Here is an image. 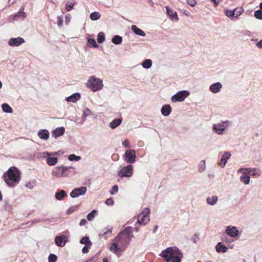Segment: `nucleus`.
<instances>
[{
	"label": "nucleus",
	"mask_w": 262,
	"mask_h": 262,
	"mask_svg": "<svg viewBox=\"0 0 262 262\" xmlns=\"http://www.w3.org/2000/svg\"><path fill=\"white\" fill-rule=\"evenodd\" d=\"M132 238V236L122 235L119 238L116 239L115 237L112 242V246L110 247V250L118 257L120 256L121 253L126 249L128 245H129Z\"/></svg>",
	"instance_id": "nucleus-1"
},
{
	"label": "nucleus",
	"mask_w": 262,
	"mask_h": 262,
	"mask_svg": "<svg viewBox=\"0 0 262 262\" xmlns=\"http://www.w3.org/2000/svg\"><path fill=\"white\" fill-rule=\"evenodd\" d=\"M20 177L19 170L15 166L10 167L3 174L5 183L10 188L14 187L19 183Z\"/></svg>",
	"instance_id": "nucleus-2"
},
{
	"label": "nucleus",
	"mask_w": 262,
	"mask_h": 262,
	"mask_svg": "<svg viewBox=\"0 0 262 262\" xmlns=\"http://www.w3.org/2000/svg\"><path fill=\"white\" fill-rule=\"evenodd\" d=\"M183 254L176 246L165 249V262H182Z\"/></svg>",
	"instance_id": "nucleus-3"
},
{
	"label": "nucleus",
	"mask_w": 262,
	"mask_h": 262,
	"mask_svg": "<svg viewBox=\"0 0 262 262\" xmlns=\"http://www.w3.org/2000/svg\"><path fill=\"white\" fill-rule=\"evenodd\" d=\"M88 86L93 92L99 91L103 87L102 80L94 76H91L88 81Z\"/></svg>",
	"instance_id": "nucleus-4"
},
{
	"label": "nucleus",
	"mask_w": 262,
	"mask_h": 262,
	"mask_svg": "<svg viewBox=\"0 0 262 262\" xmlns=\"http://www.w3.org/2000/svg\"><path fill=\"white\" fill-rule=\"evenodd\" d=\"M150 209L148 208H144L141 213L138 216L137 221L136 222L140 225H145L149 221Z\"/></svg>",
	"instance_id": "nucleus-5"
},
{
	"label": "nucleus",
	"mask_w": 262,
	"mask_h": 262,
	"mask_svg": "<svg viewBox=\"0 0 262 262\" xmlns=\"http://www.w3.org/2000/svg\"><path fill=\"white\" fill-rule=\"evenodd\" d=\"M190 92L188 90H182L178 91L171 98V100L173 102H181L189 96Z\"/></svg>",
	"instance_id": "nucleus-6"
},
{
	"label": "nucleus",
	"mask_w": 262,
	"mask_h": 262,
	"mask_svg": "<svg viewBox=\"0 0 262 262\" xmlns=\"http://www.w3.org/2000/svg\"><path fill=\"white\" fill-rule=\"evenodd\" d=\"M133 174V167L132 164L123 167L118 172V176L120 178H130Z\"/></svg>",
	"instance_id": "nucleus-7"
},
{
	"label": "nucleus",
	"mask_w": 262,
	"mask_h": 262,
	"mask_svg": "<svg viewBox=\"0 0 262 262\" xmlns=\"http://www.w3.org/2000/svg\"><path fill=\"white\" fill-rule=\"evenodd\" d=\"M43 157H47L46 162L49 166H54L58 162L57 152H44Z\"/></svg>",
	"instance_id": "nucleus-8"
},
{
	"label": "nucleus",
	"mask_w": 262,
	"mask_h": 262,
	"mask_svg": "<svg viewBox=\"0 0 262 262\" xmlns=\"http://www.w3.org/2000/svg\"><path fill=\"white\" fill-rule=\"evenodd\" d=\"M229 123V121L227 120L222 122L221 123L213 124L212 127L213 132L219 135L223 134L224 132L227 128Z\"/></svg>",
	"instance_id": "nucleus-9"
},
{
	"label": "nucleus",
	"mask_w": 262,
	"mask_h": 262,
	"mask_svg": "<svg viewBox=\"0 0 262 262\" xmlns=\"http://www.w3.org/2000/svg\"><path fill=\"white\" fill-rule=\"evenodd\" d=\"M123 158L127 163H134L137 158L135 150L132 149L126 150L124 154Z\"/></svg>",
	"instance_id": "nucleus-10"
},
{
	"label": "nucleus",
	"mask_w": 262,
	"mask_h": 262,
	"mask_svg": "<svg viewBox=\"0 0 262 262\" xmlns=\"http://www.w3.org/2000/svg\"><path fill=\"white\" fill-rule=\"evenodd\" d=\"M87 190L85 186L75 188L70 193V196L72 198H76L81 195H84Z\"/></svg>",
	"instance_id": "nucleus-11"
},
{
	"label": "nucleus",
	"mask_w": 262,
	"mask_h": 262,
	"mask_svg": "<svg viewBox=\"0 0 262 262\" xmlns=\"http://www.w3.org/2000/svg\"><path fill=\"white\" fill-rule=\"evenodd\" d=\"M226 231L228 236L233 238L239 237L241 234V232L235 226H227Z\"/></svg>",
	"instance_id": "nucleus-12"
},
{
	"label": "nucleus",
	"mask_w": 262,
	"mask_h": 262,
	"mask_svg": "<svg viewBox=\"0 0 262 262\" xmlns=\"http://www.w3.org/2000/svg\"><path fill=\"white\" fill-rule=\"evenodd\" d=\"M54 242L57 246L63 247L68 242V237L64 235H60L55 237Z\"/></svg>",
	"instance_id": "nucleus-13"
},
{
	"label": "nucleus",
	"mask_w": 262,
	"mask_h": 262,
	"mask_svg": "<svg viewBox=\"0 0 262 262\" xmlns=\"http://www.w3.org/2000/svg\"><path fill=\"white\" fill-rule=\"evenodd\" d=\"M67 168L64 166H57L54 167L52 170V174L57 177H64L65 175V170Z\"/></svg>",
	"instance_id": "nucleus-14"
},
{
	"label": "nucleus",
	"mask_w": 262,
	"mask_h": 262,
	"mask_svg": "<svg viewBox=\"0 0 262 262\" xmlns=\"http://www.w3.org/2000/svg\"><path fill=\"white\" fill-rule=\"evenodd\" d=\"M25 42L24 39L21 37L11 38L8 41V45L11 47H18Z\"/></svg>",
	"instance_id": "nucleus-15"
},
{
	"label": "nucleus",
	"mask_w": 262,
	"mask_h": 262,
	"mask_svg": "<svg viewBox=\"0 0 262 262\" xmlns=\"http://www.w3.org/2000/svg\"><path fill=\"white\" fill-rule=\"evenodd\" d=\"M231 154L229 151H225L222 156L220 161L218 163V165L222 168H224L227 163L228 160L231 157Z\"/></svg>",
	"instance_id": "nucleus-16"
},
{
	"label": "nucleus",
	"mask_w": 262,
	"mask_h": 262,
	"mask_svg": "<svg viewBox=\"0 0 262 262\" xmlns=\"http://www.w3.org/2000/svg\"><path fill=\"white\" fill-rule=\"evenodd\" d=\"M133 232V228L130 226L125 227L122 231H121L116 236V239L119 238L121 236L123 235L125 236H132V238L134 237L132 234Z\"/></svg>",
	"instance_id": "nucleus-17"
},
{
	"label": "nucleus",
	"mask_w": 262,
	"mask_h": 262,
	"mask_svg": "<svg viewBox=\"0 0 262 262\" xmlns=\"http://www.w3.org/2000/svg\"><path fill=\"white\" fill-rule=\"evenodd\" d=\"M223 85L220 82H216L212 83L209 86V90L213 93H217L220 92Z\"/></svg>",
	"instance_id": "nucleus-18"
},
{
	"label": "nucleus",
	"mask_w": 262,
	"mask_h": 262,
	"mask_svg": "<svg viewBox=\"0 0 262 262\" xmlns=\"http://www.w3.org/2000/svg\"><path fill=\"white\" fill-rule=\"evenodd\" d=\"M215 249L217 253H226L229 249V247H227L223 242H220L215 246Z\"/></svg>",
	"instance_id": "nucleus-19"
},
{
	"label": "nucleus",
	"mask_w": 262,
	"mask_h": 262,
	"mask_svg": "<svg viewBox=\"0 0 262 262\" xmlns=\"http://www.w3.org/2000/svg\"><path fill=\"white\" fill-rule=\"evenodd\" d=\"M65 132V128L64 127H59L56 128L55 129L52 131V135L55 138L57 139L58 137L62 136Z\"/></svg>",
	"instance_id": "nucleus-20"
},
{
	"label": "nucleus",
	"mask_w": 262,
	"mask_h": 262,
	"mask_svg": "<svg viewBox=\"0 0 262 262\" xmlns=\"http://www.w3.org/2000/svg\"><path fill=\"white\" fill-rule=\"evenodd\" d=\"M37 135L41 139L47 140L49 138L50 133L46 129H41L38 130Z\"/></svg>",
	"instance_id": "nucleus-21"
},
{
	"label": "nucleus",
	"mask_w": 262,
	"mask_h": 262,
	"mask_svg": "<svg viewBox=\"0 0 262 262\" xmlns=\"http://www.w3.org/2000/svg\"><path fill=\"white\" fill-rule=\"evenodd\" d=\"M81 98V95L79 93H75L72 94L71 96L66 97V100L67 102H72L73 103L76 102L79 100Z\"/></svg>",
	"instance_id": "nucleus-22"
},
{
	"label": "nucleus",
	"mask_w": 262,
	"mask_h": 262,
	"mask_svg": "<svg viewBox=\"0 0 262 262\" xmlns=\"http://www.w3.org/2000/svg\"><path fill=\"white\" fill-rule=\"evenodd\" d=\"M67 192L63 189L60 190L55 193V197L58 201H61L64 197L67 196Z\"/></svg>",
	"instance_id": "nucleus-23"
},
{
	"label": "nucleus",
	"mask_w": 262,
	"mask_h": 262,
	"mask_svg": "<svg viewBox=\"0 0 262 262\" xmlns=\"http://www.w3.org/2000/svg\"><path fill=\"white\" fill-rule=\"evenodd\" d=\"M132 31L136 34L141 36H145V33L141 29L138 28L136 25H133L131 26Z\"/></svg>",
	"instance_id": "nucleus-24"
},
{
	"label": "nucleus",
	"mask_w": 262,
	"mask_h": 262,
	"mask_svg": "<svg viewBox=\"0 0 262 262\" xmlns=\"http://www.w3.org/2000/svg\"><path fill=\"white\" fill-rule=\"evenodd\" d=\"M240 181L245 185L249 184L250 181L249 174L244 172L240 177Z\"/></svg>",
	"instance_id": "nucleus-25"
},
{
	"label": "nucleus",
	"mask_w": 262,
	"mask_h": 262,
	"mask_svg": "<svg viewBox=\"0 0 262 262\" xmlns=\"http://www.w3.org/2000/svg\"><path fill=\"white\" fill-rule=\"evenodd\" d=\"M122 121V118L115 119L110 123V127L112 129H115L121 124Z\"/></svg>",
	"instance_id": "nucleus-26"
},
{
	"label": "nucleus",
	"mask_w": 262,
	"mask_h": 262,
	"mask_svg": "<svg viewBox=\"0 0 262 262\" xmlns=\"http://www.w3.org/2000/svg\"><path fill=\"white\" fill-rule=\"evenodd\" d=\"M64 168H67V169L65 170L64 177H70L75 173V169L74 167L71 166H64Z\"/></svg>",
	"instance_id": "nucleus-27"
},
{
	"label": "nucleus",
	"mask_w": 262,
	"mask_h": 262,
	"mask_svg": "<svg viewBox=\"0 0 262 262\" xmlns=\"http://www.w3.org/2000/svg\"><path fill=\"white\" fill-rule=\"evenodd\" d=\"M112 41L115 45H120L122 42V37L120 35H115L112 37Z\"/></svg>",
	"instance_id": "nucleus-28"
},
{
	"label": "nucleus",
	"mask_w": 262,
	"mask_h": 262,
	"mask_svg": "<svg viewBox=\"0 0 262 262\" xmlns=\"http://www.w3.org/2000/svg\"><path fill=\"white\" fill-rule=\"evenodd\" d=\"M218 198L216 195H213L212 197H208L206 199V202L208 204L210 205H215L217 201Z\"/></svg>",
	"instance_id": "nucleus-29"
},
{
	"label": "nucleus",
	"mask_w": 262,
	"mask_h": 262,
	"mask_svg": "<svg viewBox=\"0 0 262 262\" xmlns=\"http://www.w3.org/2000/svg\"><path fill=\"white\" fill-rule=\"evenodd\" d=\"M2 108L3 112L5 113H12L13 112L12 107L6 103H4L2 105Z\"/></svg>",
	"instance_id": "nucleus-30"
},
{
	"label": "nucleus",
	"mask_w": 262,
	"mask_h": 262,
	"mask_svg": "<svg viewBox=\"0 0 262 262\" xmlns=\"http://www.w3.org/2000/svg\"><path fill=\"white\" fill-rule=\"evenodd\" d=\"M88 43L89 46L90 47H94L95 48H97L99 47V45L96 42L95 39L93 38H89L88 39Z\"/></svg>",
	"instance_id": "nucleus-31"
},
{
	"label": "nucleus",
	"mask_w": 262,
	"mask_h": 262,
	"mask_svg": "<svg viewBox=\"0 0 262 262\" xmlns=\"http://www.w3.org/2000/svg\"><path fill=\"white\" fill-rule=\"evenodd\" d=\"M142 65L144 69H148L152 66V60L149 59H145L143 61Z\"/></svg>",
	"instance_id": "nucleus-32"
},
{
	"label": "nucleus",
	"mask_w": 262,
	"mask_h": 262,
	"mask_svg": "<svg viewBox=\"0 0 262 262\" xmlns=\"http://www.w3.org/2000/svg\"><path fill=\"white\" fill-rule=\"evenodd\" d=\"M105 39V34L102 32H100L97 35V41L99 43H103Z\"/></svg>",
	"instance_id": "nucleus-33"
},
{
	"label": "nucleus",
	"mask_w": 262,
	"mask_h": 262,
	"mask_svg": "<svg viewBox=\"0 0 262 262\" xmlns=\"http://www.w3.org/2000/svg\"><path fill=\"white\" fill-rule=\"evenodd\" d=\"M98 211L95 210V209H94V210H92L91 211V212H90L88 215H87V219L88 221H92L94 218L95 217V216H96V215L97 214Z\"/></svg>",
	"instance_id": "nucleus-34"
},
{
	"label": "nucleus",
	"mask_w": 262,
	"mask_h": 262,
	"mask_svg": "<svg viewBox=\"0 0 262 262\" xmlns=\"http://www.w3.org/2000/svg\"><path fill=\"white\" fill-rule=\"evenodd\" d=\"M260 173V169L258 168H250L249 174L252 176H259Z\"/></svg>",
	"instance_id": "nucleus-35"
},
{
	"label": "nucleus",
	"mask_w": 262,
	"mask_h": 262,
	"mask_svg": "<svg viewBox=\"0 0 262 262\" xmlns=\"http://www.w3.org/2000/svg\"><path fill=\"white\" fill-rule=\"evenodd\" d=\"M221 240L227 244H230L231 243L234 242L235 239L229 237L227 235H223Z\"/></svg>",
	"instance_id": "nucleus-36"
},
{
	"label": "nucleus",
	"mask_w": 262,
	"mask_h": 262,
	"mask_svg": "<svg viewBox=\"0 0 262 262\" xmlns=\"http://www.w3.org/2000/svg\"><path fill=\"white\" fill-rule=\"evenodd\" d=\"M90 244H92V242L90 240L89 237L88 236H85L82 237L80 240V243L81 244H84L85 245H87Z\"/></svg>",
	"instance_id": "nucleus-37"
},
{
	"label": "nucleus",
	"mask_w": 262,
	"mask_h": 262,
	"mask_svg": "<svg viewBox=\"0 0 262 262\" xmlns=\"http://www.w3.org/2000/svg\"><path fill=\"white\" fill-rule=\"evenodd\" d=\"M233 11L234 16H239L243 13L244 10L242 7H238L234 9Z\"/></svg>",
	"instance_id": "nucleus-38"
},
{
	"label": "nucleus",
	"mask_w": 262,
	"mask_h": 262,
	"mask_svg": "<svg viewBox=\"0 0 262 262\" xmlns=\"http://www.w3.org/2000/svg\"><path fill=\"white\" fill-rule=\"evenodd\" d=\"M68 159L71 161H78L81 159V157L74 154H71L68 156Z\"/></svg>",
	"instance_id": "nucleus-39"
},
{
	"label": "nucleus",
	"mask_w": 262,
	"mask_h": 262,
	"mask_svg": "<svg viewBox=\"0 0 262 262\" xmlns=\"http://www.w3.org/2000/svg\"><path fill=\"white\" fill-rule=\"evenodd\" d=\"M167 14L169 16H177V14L176 11L170 9L168 7H166Z\"/></svg>",
	"instance_id": "nucleus-40"
},
{
	"label": "nucleus",
	"mask_w": 262,
	"mask_h": 262,
	"mask_svg": "<svg viewBox=\"0 0 262 262\" xmlns=\"http://www.w3.org/2000/svg\"><path fill=\"white\" fill-rule=\"evenodd\" d=\"M171 112V107L168 104H165V117L168 116Z\"/></svg>",
	"instance_id": "nucleus-41"
},
{
	"label": "nucleus",
	"mask_w": 262,
	"mask_h": 262,
	"mask_svg": "<svg viewBox=\"0 0 262 262\" xmlns=\"http://www.w3.org/2000/svg\"><path fill=\"white\" fill-rule=\"evenodd\" d=\"M206 168L205 160H203L199 164V170L200 172H203Z\"/></svg>",
	"instance_id": "nucleus-42"
},
{
	"label": "nucleus",
	"mask_w": 262,
	"mask_h": 262,
	"mask_svg": "<svg viewBox=\"0 0 262 262\" xmlns=\"http://www.w3.org/2000/svg\"><path fill=\"white\" fill-rule=\"evenodd\" d=\"M57 259V256L54 254H50L48 257L49 262H56Z\"/></svg>",
	"instance_id": "nucleus-43"
},
{
	"label": "nucleus",
	"mask_w": 262,
	"mask_h": 262,
	"mask_svg": "<svg viewBox=\"0 0 262 262\" xmlns=\"http://www.w3.org/2000/svg\"><path fill=\"white\" fill-rule=\"evenodd\" d=\"M74 4H75V3L73 1L68 2L67 3L66 6V9L67 11L71 10L72 9L73 6H74Z\"/></svg>",
	"instance_id": "nucleus-44"
},
{
	"label": "nucleus",
	"mask_w": 262,
	"mask_h": 262,
	"mask_svg": "<svg viewBox=\"0 0 262 262\" xmlns=\"http://www.w3.org/2000/svg\"><path fill=\"white\" fill-rule=\"evenodd\" d=\"M92 244L89 243V245H85L82 249V252L83 253L85 254L89 252V249H90Z\"/></svg>",
	"instance_id": "nucleus-45"
},
{
	"label": "nucleus",
	"mask_w": 262,
	"mask_h": 262,
	"mask_svg": "<svg viewBox=\"0 0 262 262\" xmlns=\"http://www.w3.org/2000/svg\"><path fill=\"white\" fill-rule=\"evenodd\" d=\"M119 188L117 185H114L111 190L110 191V193L112 195L115 194L116 193H117L118 191Z\"/></svg>",
	"instance_id": "nucleus-46"
},
{
	"label": "nucleus",
	"mask_w": 262,
	"mask_h": 262,
	"mask_svg": "<svg viewBox=\"0 0 262 262\" xmlns=\"http://www.w3.org/2000/svg\"><path fill=\"white\" fill-rule=\"evenodd\" d=\"M78 207V206L77 205H75V206H72L71 207H70L67 210V213L68 214H70L71 213H72L75 210H76L77 209Z\"/></svg>",
	"instance_id": "nucleus-47"
},
{
	"label": "nucleus",
	"mask_w": 262,
	"mask_h": 262,
	"mask_svg": "<svg viewBox=\"0 0 262 262\" xmlns=\"http://www.w3.org/2000/svg\"><path fill=\"white\" fill-rule=\"evenodd\" d=\"M199 235L200 234L199 233H195L192 237V240L194 243L197 244L198 241L200 240V238L199 237Z\"/></svg>",
	"instance_id": "nucleus-48"
},
{
	"label": "nucleus",
	"mask_w": 262,
	"mask_h": 262,
	"mask_svg": "<svg viewBox=\"0 0 262 262\" xmlns=\"http://www.w3.org/2000/svg\"><path fill=\"white\" fill-rule=\"evenodd\" d=\"M56 23L59 27H61L63 23V20L62 17H56Z\"/></svg>",
	"instance_id": "nucleus-49"
},
{
	"label": "nucleus",
	"mask_w": 262,
	"mask_h": 262,
	"mask_svg": "<svg viewBox=\"0 0 262 262\" xmlns=\"http://www.w3.org/2000/svg\"><path fill=\"white\" fill-rule=\"evenodd\" d=\"M98 259V256L97 255H95L94 256H92L85 260V262H95Z\"/></svg>",
	"instance_id": "nucleus-50"
},
{
	"label": "nucleus",
	"mask_w": 262,
	"mask_h": 262,
	"mask_svg": "<svg viewBox=\"0 0 262 262\" xmlns=\"http://www.w3.org/2000/svg\"><path fill=\"white\" fill-rule=\"evenodd\" d=\"M91 113V111L89 108H85L82 115L83 117H84L85 119L86 117V116L90 115Z\"/></svg>",
	"instance_id": "nucleus-51"
},
{
	"label": "nucleus",
	"mask_w": 262,
	"mask_h": 262,
	"mask_svg": "<svg viewBox=\"0 0 262 262\" xmlns=\"http://www.w3.org/2000/svg\"><path fill=\"white\" fill-rule=\"evenodd\" d=\"M225 14L227 16H234L233 10H230L229 9L225 10Z\"/></svg>",
	"instance_id": "nucleus-52"
},
{
	"label": "nucleus",
	"mask_w": 262,
	"mask_h": 262,
	"mask_svg": "<svg viewBox=\"0 0 262 262\" xmlns=\"http://www.w3.org/2000/svg\"><path fill=\"white\" fill-rule=\"evenodd\" d=\"M105 204L107 205H113L114 204V201L113 198H110L106 199V200L105 201Z\"/></svg>",
	"instance_id": "nucleus-53"
},
{
	"label": "nucleus",
	"mask_w": 262,
	"mask_h": 262,
	"mask_svg": "<svg viewBox=\"0 0 262 262\" xmlns=\"http://www.w3.org/2000/svg\"><path fill=\"white\" fill-rule=\"evenodd\" d=\"M122 145L125 147H129L130 144L129 141L127 139H125L123 142H122Z\"/></svg>",
	"instance_id": "nucleus-54"
},
{
	"label": "nucleus",
	"mask_w": 262,
	"mask_h": 262,
	"mask_svg": "<svg viewBox=\"0 0 262 262\" xmlns=\"http://www.w3.org/2000/svg\"><path fill=\"white\" fill-rule=\"evenodd\" d=\"M188 4L191 6H194L196 2L195 0H187Z\"/></svg>",
	"instance_id": "nucleus-55"
},
{
	"label": "nucleus",
	"mask_w": 262,
	"mask_h": 262,
	"mask_svg": "<svg viewBox=\"0 0 262 262\" xmlns=\"http://www.w3.org/2000/svg\"><path fill=\"white\" fill-rule=\"evenodd\" d=\"M254 16H262V11L260 10L256 11L254 13Z\"/></svg>",
	"instance_id": "nucleus-56"
},
{
	"label": "nucleus",
	"mask_w": 262,
	"mask_h": 262,
	"mask_svg": "<svg viewBox=\"0 0 262 262\" xmlns=\"http://www.w3.org/2000/svg\"><path fill=\"white\" fill-rule=\"evenodd\" d=\"M87 221L86 219H81V221H80V223H79V225L80 226H84L86 224H87Z\"/></svg>",
	"instance_id": "nucleus-57"
},
{
	"label": "nucleus",
	"mask_w": 262,
	"mask_h": 262,
	"mask_svg": "<svg viewBox=\"0 0 262 262\" xmlns=\"http://www.w3.org/2000/svg\"><path fill=\"white\" fill-rule=\"evenodd\" d=\"M90 16H101V14L98 12H94L90 14Z\"/></svg>",
	"instance_id": "nucleus-58"
},
{
	"label": "nucleus",
	"mask_w": 262,
	"mask_h": 262,
	"mask_svg": "<svg viewBox=\"0 0 262 262\" xmlns=\"http://www.w3.org/2000/svg\"><path fill=\"white\" fill-rule=\"evenodd\" d=\"M112 229L113 228L112 227H111L110 229H108L107 231H106L105 232H104L103 233V234L104 235H107L109 234H111L112 232Z\"/></svg>",
	"instance_id": "nucleus-59"
},
{
	"label": "nucleus",
	"mask_w": 262,
	"mask_h": 262,
	"mask_svg": "<svg viewBox=\"0 0 262 262\" xmlns=\"http://www.w3.org/2000/svg\"><path fill=\"white\" fill-rule=\"evenodd\" d=\"M256 46L259 48L262 49V39L260 40L259 41H257L256 43Z\"/></svg>",
	"instance_id": "nucleus-60"
},
{
	"label": "nucleus",
	"mask_w": 262,
	"mask_h": 262,
	"mask_svg": "<svg viewBox=\"0 0 262 262\" xmlns=\"http://www.w3.org/2000/svg\"><path fill=\"white\" fill-rule=\"evenodd\" d=\"M137 220V218L136 217H134V218H133L132 220H130V221H129L128 222H127V224H132L133 223H134L136 220Z\"/></svg>",
	"instance_id": "nucleus-61"
},
{
	"label": "nucleus",
	"mask_w": 262,
	"mask_h": 262,
	"mask_svg": "<svg viewBox=\"0 0 262 262\" xmlns=\"http://www.w3.org/2000/svg\"><path fill=\"white\" fill-rule=\"evenodd\" d=\"M65 24L68 25L71 20V17H65Z\"/></svg>",
	"instance_id": "nucleus-62"
},
{
	"label": "nucleus",
	"mask_w": 262,
	"mask_h": 262,
	"mask_svg": "<svg viewBox=\"0 0 262 262\" xmlns=\"http://www.w3.org/2000/svg\"><path fill=\"white\" fill-rule=\"evenodd\" d=\"M173 22H177L179 20V17H169Z\"/></svg>",
	"instance_id": "nucleus-63"
},
{
	"label": "nucleus",
	"mask_w": 262,
	"mask_h": 262,
	"mask_svg": "<svg viewBox=\"0 0 262 262\" xmlns=\"http://www.w3.org/2000/svg\"><path fill=\"white\" fill-rule=\"evenodd\" d=\"M243 34L246 35H250V32L249 30H246L243 32Z\"/></svg>",
	"instance_id": "nucleus-64"
}]
</instances>
